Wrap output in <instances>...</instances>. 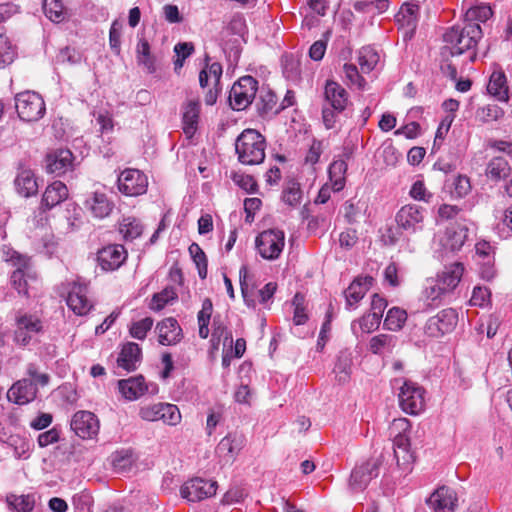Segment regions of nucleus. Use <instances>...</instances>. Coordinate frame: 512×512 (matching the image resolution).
<instances>
[{
    "mask_svg": "<svg viewBox=\"0 0 512 512\" xmlns=\"http://www.w3.org/2000/svg\"><path fill=\"white\" fill-rule=\"evenodd\" d=\"M37 279L36 272H26L20 274L19 271H12L10 275V283L17 291L18 295L29 298V282Z\"/></svg>",
    "mask_w": 512,
    "mask_h": 512,
    "instance_id": "nucleus-42",
    "label": "nucleus"
},
{
    "mask_svg": "<svg viewBox=\"0 0 512 512\" xmlns=\"http://www.w3.org/2000/svg\"><path fill=\"white\" fill-rule=\"evenodd\" d=\"M396 22L404 30V37L411 38L417 28L419 19V6L414 3H405L395 15Z\"/></svg>",
    "mask_w": 512,
    "mask_h": 512,
    "instance_id": "nucleus-24",
    "label": "nucleus"
},
{
    "mask_svg": "<svg viewBox=\"0 0 512 512\" xmlns=\"http://www.w3.org/2000/svg\"><path fill=\"white\" fill-rule=\"evenodd\" d=\"M226 441H228V454L235 459L245 445V437L242 433L235 431L226 436Z\"/></svg>",
    "mask_w": 512,
    "mask_h": 512,
    "instance_id": "nucleus-60",
    "label": "nucleus"
},
{
    "mask_svg": "<svg viewBox=\"0 0 512 512\" xmlns=\"http://www.w3.org/2000/svg\"><path fill=\"white\" fill-rule=\"evenodd\" d=\"M464 272L462 263L448 266L435 278H428L424 283L422 298L427 307L440 305L443 297L450 294L459 284Z\"/></svg>",
    "mask_w": 512,
    "mask_h": 512,
    "instance_id": "nucleus-1",
    "label": "nucleus"
},
{
    "mask_svg": "<svg viewBox=\"0 0 512 512\" xmlns=\"http://www.w3.org/2000/svg\"><path fill=\"white\" fill-rule=\"evenodd\" d=\"M15 108L19 118L26 122H36L46 113V105L42 96L34 91L16 94Z\"/></svg>",
    "mask_w": 512,
    "mask_h": 512,
    "instance_id": "nucleus-4",
    "label": "nucleus"
},
{
    "mask_svg": "<svg viewBox=\"0 0 512 512\" xmlns=\"http://www.w3.org/2000/svg\"><path fill=\"white\" fill-rule=\"evenodd\" d=\"M397 344V337L390 334H378L369 341V350L373 354L391 353Z\"/></svg>",
    "mask_w": 512,
    "mask_h": 512,
    "instance_id": "nucleus-40",
    "label": "nucleus"
},
{
    "mask_svg": "<svg viewBox=\"0 0 512 512\" xmlns=\"http://www.w3.org/2000/svg\"><path fill=\"white\" fill-rule=\"evenodd\" d=\"M118 389L121 395L128 401H134L148 391V386L142 375L122 379L118 381Z\"/></svg>",
    "mask_w": 512,
    "mask_h": 512,
    "instance_id": "nucleus-26",
    "label": "nucleus"
},
{
    "mask_svg": "<svg viewBox=\"0 0 512 512\" xmlns=\"http://www.w3.org/2000/svg\"><path fill=\"white\" fill-rule=\"evenodd\" d=\"M457 322L458 314L455 309H443L437 315L428 319L425 325V333L430 337L438 338L453 331Z\"/></svg>",
    "mask_w": 512,
    "mask_h": 512,
    "instance_id": "nucleus-10",
    "label": "nucleus"
},
{
    "mask_svg": "<svg viewBox=\"0 0 512 512\" xmlns=\"http://www.w3.org/2000/svg\"><path fill=\"white\" fill-rule=\"evenodd\" d=\"M347 168V163L342 159L335 160L331 163L329 167V179L330 183L333 184L334 192H339L344 188Z\"/></svg>",
    "mask_w": 512,
    "mask_h": 512,
    "instance_id": "nucleus-43",
    "label": "nucleus"
},
{
    "mask_svg": "<svg viewBox=\"0 0 512 512\" xmlns=\"http://www.w3.org/2000/svg\"><path fill=\"white\" fill-rule=\"evenodd\" d=\"M189 253L195 262L200 278L205 279L207 276V258L202 248L197 243L189 246Z\"/></svg>",
    "mask_w": 512,
    "mask_h": 512,
    "instance_id": "nucleus-53",
    "label": "nucleus"
},
{
    "mask_svg": "<svg viewBox=\"0 0 512 512\" xmlns=\"http://www.w3.org/2000/svg\"><path fill=\"white\" fill-rule=\"evenodd\" d=\"M42 330V322L33 315L24 314L16 318V329L14 341L16 344L26 346L30 343L32 336Z\"/></svg>",
    "mask_w": 512,
    "mask_h": 512,
    "instance_id": "nucleus-16",
    "label": "nucleus"
},
{
    "mask_svg": "<svg viewBox=\"0 0 512 512\" xmlns=\"http://www.w3.org/2000/svg\"><path fill=\"white\" fill-rule=\"evenodd\" d=\"M158 342L161 345H175L183 338L182 328L173 317H168L159 322L156 326Z\"/></svg>",
    "mask_w": 512,
    "mask_h": 512,
    "instance_id": "nucleus-25",
    "label": "nucleus"
},
{
    "mask_svg": "<svg viewBox=\"0 0 512 512\" xmlns=\"http://www.w3.org/2000/svg\"><path fill=\"white\" fill-rule=\"evenodd\" d=\"M433 512H454L457 505L456 492L449 487H440L427 500Z\"/></svg>",
    "mask_w": 512,
    "mask_h": 512,
    "instance_id": "nucleus-21",
    "label": "nucleus"
},
{
    "mask_svg": "<svg viewBox=\"0 0 512 512\" xmlns=\"http://www.w3.org/2000/svg\"><path fill=\"white\" fill-rule=\"evenodd\" d=\"M407 320V312L399 307H393L388 310L384 320V326L391 331L402 329Z\"/></svg>",
    "mask_w": 512,
    "mask_h": 512,
    "instance_id": "nucleus-47",
    "label": "nucleus"
},
{
    "mask_svg": "<svg viewBox=\"0 0 512 512\" xmlns=\"http://www.w3.org/2000/svg\"><path fill=\"white\" fill-rule=\"evenodd\" d=\"M15 56V49L9 39L3 33H0V69L11 64Z\"/></svg>",
    "mask_w": 512,
    "mask_h": 512,
    "instance_id": "nucleus-56",
    "label": "nucleus"
},
{
    "mask_svg": "<svg viewBox=\"0 0 512 512\" xmlns=\"http://www.w3.org/2000/svg\"><path fill=\"white\" fill-rule=\"evenodd\" d=\"M352 367V357L347 351L339 353L335 364L334 372L339 383H346L350 378Z\"/></svg>",
    "mask_w": 512,
    "mask_h": 512,
    "instance_id": "nucleus-45",
    "label": "nucleus"
},
{
    "mask_svg": "<svg viewBox=\"0 0 512 512\" xmlns=\"http://www.w3.org/2000/svg\"><path fill=\"white\" fill-rule=\"evenodd\" d=\"M379 54L372 47H362L358 53V64L363 73L371 72L379 62Z\"/></svg>",
    "mask_w": 512,
    "mask_h": 512,
    "instance_id": "nucleus-46",
    "label": "nucleus"
},
{
    "mask_svg": "<svg viewBox=\"0 0 512 512\" xmlns=\"http://www.w3.org/2000/svg\"><path fill=\"white\" fill-rule=\"evenodd\" d=\"M393 450L397 466L404 472H409L414 462V455L410 449V439L399 438L393 440Z\"/></svg>",
    "mask_w": 512,
    "mask_h": 512,
    "instance_id": "nucleus-33",
    "label": "nucleus"
},
{
    "mask_svg": "<svg viewBox=\"0 0 512 512\" xmlns=\"http://www.w3.org/2000/svg\"><path fill=\"white\" fill-rule=\"evenodd\" d=\"M119 233L125 241H133L142 235L143 225L133 216L123 217L119 222Z\"/></svg>",
    "mask_w": 512,
    "mask_h": 512,
    "instance_id": "nucleus-39",
    "label": "nucleus"
},
{
    "mask_svg": "<svg viewBox=\"0 0 512 512\" xmlns=\"http://www.w3.org/2000/svg\"><path fill=\"white\" fill-rule=\"evenodd\" d=\"M213 312V304L210 299H205L201 310L198 312L199 336L206 339L209 336V323Z\"/></svg>",
    "mask_w": 512,
    "mask_h": 512,
    "instance_id": "nucleus-48",
    "label": "nucleus"
},
{
    "mask_svg": "<svg viewBox=\"0 0 512 512\" xmlns=\"http://www.w3.org/2000/svg\"><path fill=\"white\" fill-rule=\"evenodd\" d=\"M372 283L373 278L371 276L356 278L344 292L347 308H355L368 292Z\"/></svg>",
    "mask_w": 512,
    "mask_h": 512,
    "instance_id": "nucleus-29",
    "label": "nucleus"
},
{
    "mask_svg": "<svg viewBox=\"0 0 512 512\" xmlns=\"http://www.w3.org/2000/svg\"><path fill=\"white\" fill-rule=\"evenodd\" d=\"M378 473L379 462L375 459L368 460L353 469L349 486L353 491H362Z\"/></svg>",
    "mask_w": 512,
    "mask_h": 512,
    "instance_id": "nucleus-18",
    "label": "nucleus"
},
{
    "mask_svg": "<svg viewBox=\"0 0 512 512\" xmlns=\"http://www.w3.org/2000/svg\"><path fill=\"white\" fill-rule=\"evenodd\" d=\"M490 95L499 101H508V87L506 85V76L502 71H494L487 86Z\"/></svg>",
    "mask_w": 512,
    "mask_h": 512,
    "instance_id": "nucleus-37",
    "label": "nucleus"
},
{
    "mask_svg": "<svg viewBox=\"0 0 512 512\" xmlns=\"http://www.w3.org/2000/svg\"><path fill=\"white\" fill-rule=\"evenodd\" d=\"M42 9L45 16L54 23H61L67 19V11L61 0H43Z\"/></svg>",
    "mask_w": 512,
    "mask_h": 512,
    "instance_id": "nucleus-44",
    "label": "nucleus"
},
{
    "mask_svg": "<svg viewBox=\"0 0 512 512\" xmlns=\"http://www.w3.org/2000/svg\"><path fill=\"white\" fill-rule=\"evenodd\" d=\"M482 38V29L478 23L457 24L443 34L445 43L444 50L450 55H461L466 51L474 49Z\"/></svg>",
    "mask_w": 512,
    "mask_h": 512,
    "instance_id": "nucleus-2",
    "label": "nucleus"
},
{
    "mask_svg": "<svg viewBox=\"0 0 512 512\" xmlns=\"http://www.w3.org/2000/svg\"><path fill=\"white\" fill-rule=\"evenodd\" d=\"M217 490V483L212 480L193 478L180 489V494L190 502H197L212 497Z\"/></svg>",
    "mask_w": 512,
    "mask_h": 512,
    "instance_id": "nucleus-13",
    "label": "nucleus"
},
{
    "mask_svg": "<svg viewBox=\"0 0 512 512\" xmlns=\"http://www.w3.org/2000/svg\"><path fill=\"white\" fill-rule=\"evenodd\" d=\"M324 97L328 107L343 112L348 103L347 91L337 82L328 80L325 85Z\"/></svg>",
    "mask_w": 512,
    "mask_h": 512,
    "instance_id": "nucleus-32",
    "label": "nucleus"
},
{
    "mask_svg": "<svg viewBox=\"0 0 512 512\" xmlns=\"http://www.w3.org/2000/svg\"><path fill=\"white\" fill-rule=\"evenodd\" d=\"M228 31L233 35V38L230 39L231 47H230V61L233 64L238 62V59L241 54V45L245 42L244 36L247 31L246 21L241 14L234 15L228 26Z\"/></svg>",
    "mask_w": 512,
    "mask_h": 512,
    "instance_id": "nucleus-19",
    "label": "nucleus"
},
{
    "mask_svg": "<svg viewBox=\"0 0 512 512\" xmlns=\"http://www.w3.org/2000/svg\"><path fill=\"white\" fill-rule=\"evenodd\" d=\"M127 250L121 244H112L103 247L97 253V261L104 271L117 270L126 261Z\"/></svg>",
    "mask_w": 512,
    "mask_h": 512,
    "instance_id": "nucleus-17",
    "label": "nucleus"
},
{
    "mask_svg": "<svg viewBox=\"0 0 512 512\" xmlns=\"http://www.w3.org/2000/svg\"><path fill=\"white\" fill-rule=\"evenodd\" d=\"M6 263L14 268L13 271H19L20 274L26 272H36L33 268L31 257L21 254L15 250H9L5 254Z\"/></svg>",
    "mask_w": 512,
    "mask_h": 512,
    "instance_id": "nucleus-41",
    "label": "nucleus"
},
{
    "mask_svg": "<svg viewBox=\"0 0 512 512\" xmlns=\"http://www.w3.org/2000/svg\"><path fill=\"white\" fill-rule=\"evenodd\" d=\"M136 60L138 65L143 66L149 74L156 72V59L151 54V47L148 40L140 37L136 46Z\"/></svg>",
    "mask_w": 512,
    "mask_h": 512,
    "instance_id": "nucleus-35",
    "label": "nucleus"
},
{
    "mask_svg": "<svg viewBox=\"0 0 512 512\" xmlns=\"http://www.w3.org/2000/svg\"><path fill=\"white\" fill-rule=\"evenodd\" d=\"M66 303L76 315H86L93 307L91 300L88 298L87 285L74 283L68 293Z\"/></svg>",
    "mask_w": 512,
    "mask_h": 512,
    "instance_id": "nucleus-20",
    "label": "nucleus"
},
{
    "mask_svg": "<svg viewBox=\"0 0 512 512\" xmlns=\"http://www.w3.org/2000/svg\"><path fill=\"white\" fill-rule=\"evenodd\" d=\"M38 388L29 379H21L15 382L8 390L7 398L17 405H25L37 397Z\"/></svg>",
    "mask_w": 512,
    "mask_h": 512,
    "instance_id": "nucleus-22",
    "label": "nucleus"
},
{
    "mask_svg": "<svg viewBox=\"0 0 512 512\" xmlns=\"http://www.w3.org/2000/svg\"><path fill=\"white\" fill-rule=\"evenodd\" d=\"M153 323L154 321L151 317H145L139 321L133 322L129 329L130 335L138 340L145 339Z\"/></svg>",
    "mask_w": 512,
    "mask_h": 512,
    "instance_id": "nucleus-59",
    "label": "nucleus"
},
{
    "mask_svg": "<svg viewBox=\"0 0 512 512\" xmlns=\"http://www.w3.org/2000/svg\"><path fill=\"white\" fill-rule=\"evenodd\" d=\"M282 199L291 207L298 206L302 200L300 184L294 180L288 181L283 189Z\"/></svg>",
    "mask_w": 512,
    "mask_h": 512,
    "instance_id": "nucleus-49",
    "label": "nucleus"
},
{
    "mask_svg": "<svg viewBox=\"0 0 512 512\" xmlns=\"http://www.w3.org/2000/svg\"><path fill=\"white\" fill-rule=\"evenodd\" d=\"M85 207L90 213L99 219H103L110 215L113 210L114 204L103 192H94L90 197L85 200Z\"/></svg>",
    "mask_w": 512,
    "mask_h": 512,
    "instance_id": "nucleus-30",
    "label": "nucleus"
},
{
    "mask_svg": "<svg viewBox=\"0 0 512 512\" xmlns=\"http://www.w3.org/2000/svg\"><path fill=\"white\" fill-rule=\"evenodd\" d=\"M14 185L17 193L26 198L34 196L38 192L37 178L29 168H19Z\"/></svg>",
    "mask_w": 512,
    "mask_h": 512,
    "instance_id": "nucleus-27",
    "label": "nucleus"
},
{
    "mask_svg": "<svg viewBox=\"0 0 512 512\" xmlns=\"http://www.w3.org/2000/svg\"><path fill=\"white\" fill-rule=\"evenodd\" d=\"M142 358V350L137 343L128 342L123 345L118 358V367L131 372L137 369L138 363Z\"/></svg>",
    "mask_w": 512,
    "mask_h": 512,
    "instance_id": "nucleus-31",
    "label": "nucleus"
},
{
    "mask_svg": "<svg viewBox=\"0 0 512 512\" xmlns=\"http://www.w3.org/2000/svg\"><path fill=\"white\" fill-rule=\"evenodd\" d=\"M117 186L123 195L137 197L146 193L148 178L138 169L127 168L118 176Z\"/></svg>",
    "mask_w": 512,
    "mask_h": 512,
    "instance_id": "nucleus-7",
    "label": "nucleus"
},
{
    "mask_svg": "<svg viewBox=\"0 0 512 512\" xmlns=\"http://www.w3.org/2000/svg\"><path fill=\"white\" fill-rule=\"evenodd\" d=\"M468 229L462 225L447 228L444 238L441 240L445 249L452 252L459 251L467 238Z\"/></svg>",
    "mask_w": 512,
    "mask_h": 512,
    "instance_id": "nucleus-34",
    "label": "nucleus"
},
{
    "mask_svg": "<svg viewBox=\"0 0 512 512\" xmlns=\"http://www.w3.org/2000/svg\"><path fill=\"white\" fill-rule=\"evenodd\" d=\"M177 299V292L172 286L164 288L160 293L153 295L150 308L154 311L162 310L168 303Z\"/></svg>",
    "mask_w": 512,
    "mask_h": 512,
    "instance_id": "nucleus-51",
    "label": "nucleus"
},
{
    "mask_svg": "<svg viewBox=\"0 0 512 512\" xmlns=\"http://www.w3.org/2000/svg\"><path fill=\"white\" fill-rule=\"evenodd\" d=\"M68 195V188L63 182L58 180L52 182L46 187L42 195L39 210L41 212L51 210L55 206L65 201L68 198Z\"/></svg>",
    "mask_w": 512,
    "mask_h": 512,
    "instance_id": "nucleus-23",
    "label": "nucleus"
},
{
    "mask_svg": "<svg viewBox=\"0 0 512 512\" xmlns=\"http://www.w3.org/2000/svg\"><path fill=\"white\" fill-rule=\"evenodd\" d=\"M74 155L69 149H55L45 157V170L48 174L62 176L73 170Z\"/></svg>",
    "mask_w": 512,
    "mask_h": 512,
    "instance_id": "nucleus-15",
    "label": "nucleus"
},
{
    "mask_svg": "<svg viewBox=\"0 0 512 512\" xmlns=\"http://www.w3.org/2000/svg\"><path fill=\"white\" fill-rule=\"evenodd\" d=\"M20 13V6L12 2L0 4V33H3L5 24Z\"/></svg>",
    "mask_w": 512,
    "mask_h": 512,
    "instance_id": "nucleus-62",
    "label": "nucleus"
},
{
    "mask_svg": "<svg viewBox=\"0 0 512 512\" xmlns=\"http://www.w3.org/2000/svg\"><path fill=\"white\" fill-rule=\"evenodd\" d=\"M463 7H466L463 17L466 23L486 22L493 15L491 7L484 3L467 6V3L464 2Z\"/></svg>",
    "mask_w": 512,
    "mask_h": 512,
    "instance_id": "nucleus-38",
    "label": "nucleus"
},
{
    "mask_svg": "<svg viewBox=\"0 0 512 512\" xmlns=\"http://www.w3.org/2000/svg\"><path fill=\"white\" fill-rule=\"evenodd\" d=\"M285 244L284 232L270 229L261 232L256 238V248L259 254L268 260L277 259Z\"/></svg>",
    "mask_w": 512,
    "mask_h": 512,
    "instance_id": "nucleus-8",
    "label": "nucleus"
},
{
    "mask_svg": "<svg viewBox=\"0 0 512 512\" xmlns=\"http://www.w3.org/2000/svg\"><path fill=\"white\" fill-rule=\"evenodd\" d=\"M425 219V209L416 204H407L397 212V225L405 231L415 233L422 230Z\"/></svg>",
    "mask_w": 512,
    "mask_h": 512,
    "instance_id": "nucleus-11",
    "label": "nucleus"
},
{
    "mask_svg": "<svg viewBox=\"0 0 512 512\" xmlns=\"http://www.w3.org/2000/svg\"><path fill=\"white\" fill-rule=\"evenodd\" d=\"M121 28L122 25L115 20L109 31V45L116 55H119L121 52Z\"/></svg>",
    "mask_w": 512,
    "mask_h": 512,
    "instance_id": "nucleus-63",
    "label": "nucleus"
},
{
    "mask_svg": "<svg viewBox=\"0 0 512 512\" xmlns=\"http://www.w3.org/2000/svg\"><path fill=\"white\" fill-rule=\"evenodd\" d=\"M71 429L82 439H93L99 433L100 423L94 413L78 411L72 417Z\"/></svg>",
    "mask_w": 512,
    "mask_h": 512,
    "instance_id": "nucleus-14",
    "label": "nucleus"
},
{
    "mask_svg": "<svg viewBox=\"0 0 512 512\" xmlns=\"http://www.w3.org/2000/svg\"><path fill=\"white\" fill-rule=\"evenodd\" d=\"M398 397L400 406L406 413L415 415L424 408V390L414 382L404 381Z\"/></svg>",
    "mask_w": 512,
    "mask_h": 512,
    "instance_id": "nucleus-9",
    "label": "nucleus"
},
{
    "mask_svg": "<svg viewBox=\"0 0 512 512\" xmlns=\"http://www.w3.org/2000/svg\"><path fill=\"white\" fill-rule=\"evenodd\" d=\"M7 503L13 512H31L35 502L30 495H9Z\"/></svg>",
    "mask_w": 512,
    "mask_h": 512,
    "instance_id": "nucleus-50",
    "label": "nucleus"
},
{
    "mask_svg": "<svg viewBox=\"0 0 512 512\" xmlns=\"http://www.w3.org/2000/svg\"><path fill=\"white\" fill-rule=\"evenodd\" d=\"M381 319L375 313L369 312L358 320V324L363 332L370 333L379 327Z\"/></svg>",
    "mask_w": 512,
    "mask_h": 512,
    "instance_id": "nucleus-64",
    "label": "nucleus"
},
{
    "mask_svg": "<svg viewBox=\"0 0 512 512\" xmlns=\"http://www.w3.org/2000/svg\"><path fill=\"white\" fill-rule=\"evenodd\" d=\"M139 416L144 421H162L169 426H176L181 422L179 408L171 403L158 402L144 405L139 410Z\"/></svg>",
    "mask_w": 512,
    "mask_h": 512,
    "instance_id": "nucleus-5",
    "label": "nucleus"
},
{
    "mask_svg": "<svg viewBox=\"0 0 512 512\" xmlns=\"http://www.w3.org/2000/svg\"><path fill=\"white\" fill-rule=\"evenodd\" d=\"M200 103L189 100L182 107V129L188 139L192 138L198 129Z\"/></svg>",
    "mask_w": 512,
    "mask_h": 512,
    "instance_id": "nucleus-28",
    "label": "nucleus"
},
{
    "mask_svg": "<svg viewBox=\"0 0 512 512\" xmlns=\"http://www.w3.org/2000/svg\"><path fill=\"white\" fill-rule=\"evenodd\" d=\"M410 429L411 425L408 419H394L389 427L390 436L393 437V440H398L399 438H409Z\"/></svg>",
    "mask_w": 512,
    "mask_h": 512,
    "instance_id": "nucleus-58",
    "label": "nucleus"
},
{
    "mask_svg": "<svg viewBox=\"0 0 512 512\" xmlns=\"http://www.w3.org/2000/svg\"><path fill=\"white\" fill-rule=\"evenodd\" d=\"M485 173L490 180L499 182L511 174V167L505 158L494 157L488 162Z\"/></svg>",
    "mask_w": 512,
    "mask_h": 512,
    "instance_id": "nucleus-36",
    "label": "nucleus"
},
{
    "mask_svg": "<svg viewBox=\"0 0 512 512\" xmlns=\"http://www.w3.org/2000/svg\"><path fill=\"white\" fill-rule=\"evenodd\" d=\"M452 195L457 198H463L471 192L470 179L465 175H458L452 183Z\"/></svg>",
    "mask_w": 512,
    "mask_h": 512,
    "instance_id": "nucleus-61",
    "label": "nucleus"
},
{
    "mask_svg": "<svg viewBox=\"0 0 512 512\" xmlns=\"http://www.w3.org/2000/svg\"><path fill=\"white\" fill-rule=\"evenodd\" d=\"M232 182L247 193H254L257 191L258 185L256 180L248 174L243 172H233L231 174Z\"/></svg>",
    "mask_w": 512,
    "mask_h": 512,
    "instance_id": "nucleus-55",
    "label": "nucleus"
},
{
    "mask_svg": "<svg viewBox=\"0 0 512 512\" xmlns=\"http://www.w3.org/2000/svg\"><path fill=\"white\" fill-rule=\"evenodd\" d=\"M265 137L255 129H245L235 141L238 160L244 165H258L265 159Z\"/></svg>",
    "mask_w": 512,
    "mask_h": 512,
    "instance_id": "nucleus-3",
    "label": "nucleus"
},
{
    "mask_svg": "<svg viewBox=\"0 0 512 512\" xmlns=\"http://www.w3.org/2000/svg\"><path fill=\"white\" fill-rule=\"evenodd\" d=\"M277 103V96L269 88L262 87L257 98V107L261 113L272 111Z\"/></svg>",
    "mask_w": 512,
    "mask_h": 512,
    "instance_id": "nucleus-52",
    "label": "nucleus"
},
{
    "mask_svg": "<svg viewBox=\"0 0 512 512\" xmlns=\"http://www.w3.org/2000/svg\"><path fill=\"white\" fill-rule=\"evenodd\" d=\"M224 335V326L221 321L216 317L213 320V330L211 333L210 348L208 350L210 359L214 360L216 353L219 351V347Z\"/></svg>",
    "mask_w": 512,
    "mask_h": 512,
    "instance_id": "nucleus-54",
    "label": "nucleus"
},
{
    "mask_svg": "<svg viewBox=\"0 0 512 512\" xmlns=\"http://www.w3.org/2000/svg\"><path fill=\"white\" fill-rule=\"evenodd\" d=\"M256 92L257 81L252 76L241 77L229 92L230 107L237 111L246 109L255 98Z\"/></svg>",
    "mask_w": 512,
    "mask_h": 512,
    "instance_id": "nucleus-6",
    "label": "nucleus"
},
{
    "mask_svg": "<svg viewBox=\"0 0 512 512\" xmlns=\"http://www.w3.org/2000/svg\"><path fill=\"white\" fill-rule=\"evenodd\" d=\"M503 110L494 104H489L481 107L476 112V118L483 123L496 121L503 116Z\"/></svg>",
    "mask_w": 512,
    "mask_h": 512,
    "instance_id": "nucleus-57",
    "label": "nucleus"
},
{
    "mask_svg": "<svg viewBox=\"0 0 512 512\" xmlns=\"http://www.w3.org/2000/svg\"><path fill=\"white\" fill-rule=\"evenodd\" d=\"M221 76L222 66L220 63H213L199 73V84L202 88L213 85V88H210L205 95L204 100L207 105H214L217 101L221 92Z\"/></svg>",
    "mask_w": 512,
    "mask_h": 512,
    "instance_id": "nucleus-12",
    "label": "nucleus"
}]
</instances>
